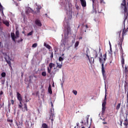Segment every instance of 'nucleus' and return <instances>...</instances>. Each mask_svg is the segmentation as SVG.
I'll return each mask as SVG.
<instances>
[{
	"label": "nucleus",
	"mask_w": 128,
	"mask_h": 128,
	"mask_svg": "<svg viewBox=\"0 0 128 128\" xmlns=\"http://www.w3.org/2000/svg\"><path fill=\"white\" fill-rule=\"evenodd\" d=\"M120 54H122V56H124V51L122 50V49H121L120 50Z\"/></svg>",
	"instance_id": "nucleus-42"
},
{
	"label": "nucleus",
	"mask_w": 128,
	"mask_h": 128,
	"mask_svg": "<svg viewBox=\"0 0 128 128\" xmlns=\"http://www.w3.org/2000/svg\"><path fill=\"white\" fill-rule=\"evenodd\" d=\"M2 94H4V92L2 91H0V96H2Z\"/></svg>",
	"instance_id": "nucleus-45"
},
{
	"label": "nucleus",
	"mask_w": 128,
	"mask_h": 128,
	"mask_svg": "<svg viewBox=\"0 0 128 128\" xmlns=\"http://www.w3.org/2000/svg\"><path fill=\"white\" fill-rule=\"evenodd\" d=\"M58 60L59 62H62L64 60V58H62V56H60L59 57Z\"/></svg>",
	"instance_id": "nucleus-30"
},
{
	"label": "nucleus",
	"mask_w": 128,
	"mask_h": 128,
	"mask_svg": "<svg viewBox=\"0 0 128 128\" xmlns=\"http://www.w3.org/2000/svg\"><path fill=\"white\" fill-rule=\"evenodd\" d=\"M22 40H24L22 38H20V40H18V42H22Z\"/></svg>",
	"instance_id": "nucleus-41"
},
{
	"label": "nucleus",
	"mask_w": 128,
	"mask_h": 128,
	"mask_svg": "<svg viewBox=\"0 0 128 128\" xmlns=\"http://www.w3.org/2000/svg\"><path fill=\"white\" fill-rule=\"evenodd\" d=\"M33 33H34V31L32 30V32H29V33L28 34V36H32Z\"/></svg>",
	"instance_id": "nucleus-38"
},
{
	"label": "nucleus",
	"mask_w": 128,
	"mask_h": 128,
	"mask_svg": "<svg viewBox=\"0 0 128 128\" xmlns=\"http://www.w3.org/2000/svg\"><path fill=\"white\" fill-rule=\"evenodd\" d=\"M81 3V4L83 8H86V0H80Z\"/></svg>",
	"instance_id": "nucleus-8"
},
{
	"label": "nucleus",
	"mask_w": 128,
	"mask_h": 128,
	"mask_svg": "<svg viewBox=\"0 0 128 128\" xmlns=\"http://www.w3.org/2000/svg\"><path fill=\"white\" fill-rule=\"evenodd\" d=\"M124 126H126V128H128V118H126L125 120H124Z\"/></svg>",
	"instance_id": "nucleus-20"
},
{
	"label": "nucleus",
	"mask_w": 128,
	"mask_h": 128,
	"mask_svg": "<svg viewBox=\"0 0 128 128\" xmlns=\"http://www.w3.org/2000/svg\"><path fill=\"white\" fill-rule=\"evenodd\" d=\"M6 72H2L1 74V76L2 78H6Z\"/></svg>",
	"instance_id": "nucleus-26"
},
{
	"label": "nucleus",
	"mask_w": 128,
	"mask_h": 128,
	"mask_svg": "<svg viewBox=\"0 0 128 128\" xmlns=\"http://www.w3.org/2000/svg\"><path fill=\"white\" fill-rule=\"evenodd\" d=\"M16 96L18 100L20 102V104H22V95L20 92H17Z\"/></svg>",
	"instance_id": "nucleus-6"
},
{
	"label": "nucleus",
	"mask_w": 128,
	"mask_h": 128,
	"mask_svg": "<svg viewBox=\"0 0 128 128\" xmlns=\"http://www.w3.org/2000/svg\"><path fill=\"white\" fill-rule=\"evenodd\" d=\"M120 104H121L120 103H118L116 106V110H120Z\"/></svg>",
	"instance_id": "nucleus-24"
},
{
	"label": "nucleus",
	"mask_w": 128,
	"mask_h": 128,
	"mask_svg": "<svg viewBox=\"0 0 128 128\" xmlns=\"http://www.w3.org/2000/svg\"><path fill=\"white\" fill-rule=\"evenodd\" d=\"M42 76H46V72H42Z\"/></svg>",
	"instance_id": "nucleus-27"
},
{
	"label": "nucleus",
	"mask_w": 128,
	"mask_h": 128,
	"mask_svg": "<svg viewBox=\"0 0 128 128\" xmlns=\"http://www.w3.org/2000/svg\"><path fill=\"white\" fill-rule=\"evenodd\" d=\"M11 104H12L14 105V100H11Z\"/></svg>",
	"instance_id": "nucleus-44"
},
{
	"label": "nucleus",
	"mask_w": 128,
	"mask_h": 128,
	"mask_svg": "<svg viewBox=\"0 0 128 128\" xmlns=\"http://www.w3.org/2000/svg\"><path fill=\"white\" fill-rule=\"evenodd\" d=\"M126 2L128 4V0H123L122 3L121 4L122 6H124V8L126 9V10H128V8H126Z\"/></svg>",
	"instance_id": "nucleus-5"
},
{
	"label": "nucleus",
	"mask_w": 128,
	"mask_h": 128,
	"mask_svg": "<svg viewBox=\"0 0 128 128\" xmlns=\"http://www.w3.org/2000/svg\"><path fill=\"white\" fill-rule=\"evenodd\" d=\"M1 46H2V42H0V48Z\"/></svg>",
	"instance_id": "nucleus-51"
},
{
	"label": "nucleus",
	"mask_w": 128,
	"mask_h": 128,
	"mask_svg": "<svg viewBox=\"0 0 128 128\" xmlns=\"http://www.w3.org/2000/svg\"><path fill=\"white\" fill-rule=\"evenodd\" d=\"M101 58H102V54H101Z\"/></svg>",
	"instance_id": "nucleus-58"
},
{
	"label": "nucleus",
	"mask_w": 128,
	"mask_h": 128,
	"mask_svg": "<svg viewBox=\"0 0 128 128\" xmlns=\"http://www.w3.org/2000/svg\"><path fill=\"white\" fill-rule=\"evenodd\" d=\"M124 10V20L123 22L124 29L122 32V38L124 40V36H126V32H128V11L125 8Z\"/></svg>",
	"instance_id": "nucleus-1"
},
{
	"label": "nucleus",
	"mask_w": 128,
	"mask_h": 128,
	"mask_svg": "<svg viewBox=\"0 0 128 128\" xmlns=\"http://www.w3.org/2000/svg\"><path fill=\"white\" fill-rule=\"evenodd\" d=\"M45 16H48V14H45Z\"/></svg>",
	"instance_id": "nucleus-53"
},
{
	"label": "nucleus",
	"mask_w": 128,
	"mask_h": 128,
	"mask_svg": "<svg viewBox=\"0 0 128 128\" xmlns=\"http://www.w3.org/2000/svg\"><path fill=\"white\" fill-rule=\"evenodd\" d=\"M103 124H108V122H104Z\"/></svg>",
	"instance_id": "nucleus-49"
},
{
	"label": "nucleus",
	"mask_w": 128,
	"mask_h": 128,
	"mask_svg": "<svg viewBox=\"0 0 128 128\" xmlns=\"http://www.w3.org/2000/svg\"><path fill=\"white\" fill-rule=\"evenodd\" d=\"M76 124H77V126H78V123H77Z\"/></svg>",
	"instance_id": "nucleus-57"
},
{
	"label": "nucleus",
	"mask_w": 128,
	"mask_h": 128,
	"mask_svg": "<svg viewBox=\"0 0 128 128\" xmlns=\"http://www.w3.org/2000/svg\"><path fill=\"white\" fill-rule=\"evenodd\" d=\"M30 80H31L30 79Z\"/></svg>",
	"instance_id": "nucleus-60"
},
{
	"label": "nucleus",
	"mask_w": 128,
	"mask_h": 128,
	"mask_svg": "<svg viewBox=\"0 0 128 128\" xmlns=\"http://www.w3.org/2000/svg\"><path fill=\"white\" fill-rule=\"evenodd\" d=\"M11 38L13 40V42H16V35L14 34V33H11Z\"/></svg>",
	"instance_id": "nucleus-11"
},
{
	"label": "nucleus",
	"mask_w": 128,
	"mask_h": 128,
	"mask_svg": "<svg viewBox=\"0 0 128 128\" xmlns=\"http://www.w3.org/2000/svg\"><path fill=\"white\" fill-rule=\"evenodd\" d=\"M104 58L102 59V58H99L100 62L102 64V72L103 76H106V70H104V64L106 62V53L103 55Z\"/></svg>",
	"instance_id": "nucleus-2"
},
{
	"label": "nucleus",
	"mask_w": 128,
	"mask_h": 128,
	"mask_svg": "<svg viewBox=\"0 0 128 128\" xmlns=\"http://www.w3.org/2000/svg\"><path fill=\"white\" fill-rule=\"evenodd\" d=\"M29 10H32V8H29Z\"/></svg>",
	"instance_id": "nucleus-55"
},
{
	"label": "nucleus",
	"mask_w": 128,
	"mask_h": 128,
	"mask_svg": "<svg viewBox=\"0 0 128 128\" xmlns=\"http://www.w3.org/2000/svg\"><path fill=\"white\" fill-rule=\"evenodd\" d=\"M50 104L52 108L50 109V116L49 120H51L53 124L56 116H54V104H52V102H50Z\"/></svg>",
	"instance_id": "nucleus-3"
},
{
	"label": "nucleus",
	"mask_w": 128,
	"mask_h": 128,
	"mask_svg": "<svg viewBox=\"0 0 128 128\" xmlns=\"http://www.w3.org/2000/svg\"><path fill=\"white\" fill-rule=\"evenodd\" d=\"M82 37H80V38H79V40H82Z\"/></svg>",
	"instance_id": "nucleus-52"
},
{
	"label": "nucleus",
	"mask_w": 128,
	"mask_h": 128,
	"mask_svg": "<svg viewBox=\"0 0 128 128\" xmlns=\"http://www.w3.org/2000/svg\"><path fill=\"white\" fill-rule=\"evenodd\" d=\"M35 24L36 25L38 26H42V22H40V20L37 19L35 20Z\"/></svg>",
	"instance_id": "nucleus-7"
},
{
	"label": "nucleus",
	"mask_w": 128,
	"mask_h": 128,
	"mask_svg": "<svg viewBox=\"0 0 128 128\" xmlns=\"http://www.w3.org/2000/svg\"><path fill=\"white\" fill-rule=\"evenodd\" d=\"M22 112H28V105L26 104H24V108H22Z\"/></svg>",
	"instance_id": "nucleus-12"
},
{
	"label": "nucleus",
	"mask_w": 128,
	"mask_h": 128,
	"mask_svg": "<svg viewBox=\"0 0 128 128\" xmlns=\"http://www.w3.org/2000/svg\"><path fill=\"white\" fill-rule=\"evenodd\" d=\"M120 122V126H122V121L121 120Z\"/></svg>",
	"instance_id": "nucleus-48"
},
{
	"label": "nucleus",
	"mask_w": 128,
	"mask_h": 128,
	"mask_svg": "<svg viewBox=\"0 0 128 128\" xmlns=\"http://www.w3.org/2000/svg\"><path fill=\"white\" fill-rule=\"evenodd\" d=\"M53 58H54V52H52L51 56H50V58H51V60H52Z\"/></svg>",
	"instance_id": "nucleus-34"
},
{
	"label": "nucleus",
	"mask_w": 128,
	"mask_h": 128,
	"mask_svg": "<svg viewBox=\"0 0 128 128\" xmlns=\"http://www.w3.org/2000/svg\"><path fill=\"white\" fill-rule=\"evenodd\" d=\"M20 37V32L18 30H16V38H18Z\"/></svg>",
	"instance_id": "nucleus-19"
},
{
	"label": "nucleus",
	"mask_w": 128,
	"mask_h": 128,
	"mask_svg": "<svg viewBox=\"0 0 128 128\" xmlns=\"http://www.w3.org/2000/svg\"><path fill=\"white\" fill-rule=\"evenodd\" d=\"M41 128H50L48 126L46 123H43L42 125Z\"/></svg>",
	"instance_id": "nucleus-17"
},
{
	"label": "nucleus",
	"mask_w": 128,
	"mask_h": 128,
	"mask_svg": "<svg viewBox=\"0 0 128 128\" xmlns=\"http://www.w3.org/2000/svg\"><path fill=\"white\" fill-rule=\"evenodd\" d=\"M128 112H127L126 114H128Z\"/></svg>",
	"instance_id": "nucleus-64"
},
{
	"label": "nucleus",
	"mask_w": 128,
	"mask_h": 128,
	"mask_svg": "<svg viewBox=\"0 0 128 128\" xmlns=\"http://www.w3.org/2000/svg\"><path fill=\"white\" fill-rule=\"evenodd\" d=\"M106 95H105L104 100V102H102V106H106Z\"/></svg>",
	"instance_id": "nucleus-18"
},
{
	"label": "nucleus",
	"mask_w": 128,
	"mask_h": 128,
	"mask_svg": "<svg viewBox=\"0 0 128 128\" xmlns=\"http://www.w3.org/2000/svg\"><path fill=\"white\" fill-rule=\"evenodd\" d=\"M102 112H106V106H102Z\"/></svg>",
	"instance_id": "nucleus-33"
},
{
	"label": "nucleus",
	"mask_w": 128,
	"mask_h": 128,
	"mask_svg": "<svg viewBox=\"0 0 128 128\" xmlns=\"http://www.w3.org/2000/svg\"><path fill=\"white\" fill-rule=\"evenodd\" d=\"M49 67L50 68H52L54 67V64L53 63H50L49 64Z\"/></svg>",
	"instance_id": "nucleus-22"
},
{
	"label": "nucleus",
	"mask_w": 128,
	"mask_h": 128,
	"mask_svg": "<svg viewBox=\"0 0 128 128\" xmlns=\"http://www.w3.org/2000/svg\"><path fill=\"white\" fill-rule=\"evenodd\" d=\"M25 99H26V102H28L29 101L28 100V99H26V96H25Z\"/></svg>",
	"instance_id": "nucleus-47"
},
{
	"label": "nucleus",
	"mask_w": 128,
	"mask_h": 128,
	"mask_svg": "<svg viewBox=\"0 0 128 128\" xmlns=\"http://www.w3.org/2000/svg\"><path fill=\"white\" fill-rule=\"evenodd\" d=\"M2 82V84H4V82H6V80H1Z\"/></svg>",
	"instance_id": "nucleus-40"
},
{
	"label": "nucleus",
	"mask_w": 128,
	"mask_h": 128,
	"mask_svg": "<svg viewBox=\"0 0 128 128\" xmlns=\"http://www.w3.org/2000/svg\"><path fill=\"white\" fill-rule=\"evenodd\" d=\"M52 72V68H50H50H48V74H50V72Z\"/></svg>",
	"instance_id": "nucleus-32"
},
{
	"label": "nucleus",
	"mask_w": 128,
	"mask_h": 128,
	"mask_svg": "<svg viewBox=\"0 0 128 128\" xmlns=\"http://www.w3.org/2000/svg\"><path fill=\"white\" fill-rule=\"evenodd\" d=\"M2 22V18L0 16V26H1Z\"/></svg>",
	"instance_id": "nucleus-43"
},
{
	"label": "nucleus",
	"mask_w": 128,
	"mask_h": 128,
	"mask_svg": "<svg viewBox=\"0 0 128 128\" xmlns=\"http://www.w3.org/2000/svg\"><path fill=\"white\" fill-rule=\"evenodd\" d=\"M2 23L6 24V26H10V22H8V21L3 20Z\"/></svg>",
	"instance_id": "nucleus-13"
},
{
	"label": "nucleus",
	"mask_w": 128,
	"mask_h": 128,
	"mask_svg": "<svg viewBox=\"0 0 128 128\" xmlns=\"http://www.w3.org/2000/svg\"><path fill=\"white\" fill-rule=\"evenodd\" d=\"M44 46H46V48H48V50H50V48H52V46H50L48 44H46V42L44 43Z\"/></svg>",
	"instance_id": "nucleus-16"
},
{
	"label": "nucleus",
	"mask_w": 128,
	"mask_h": 128,
	"mask_svg": "<svg viewBox=\"0 0 128 128\" xmlns=\"http://www.w3.org/2000/svg\"><path fill=\"white\" fill-rule=\"evenodd\" d=\"M82 128H86L84 126H82Z\"/></svg>",
	"instance_id": "nucleus-56"
},
{
	"label": "nucleus",
	"mask_w": 128,
	"mask_h": 128,
	"mask_svg": "<svg viewBox=\"0 0 128 128\" xmlns=\"http://www.w3.org/2000/svg\"><path fill=\"white\" fill-rule=\"evenodd\" d=\"M98 54L97 52H96L94 54V58H98Z\"/></svg>",
	"instance_id": "nucleus-35"
},
{
	"label": "nucleus",
	"mask_w": 128,
	"mask_h": 128,
	"mask_svg": "<svg viewBox=\"0 0 128 128\" xmlns=\"http://www.w3.org/2000/svg\"><path fill=\"white\" fill-rule=\"evenodd\" d=\"M121 64L122 68L124 66V56H121Z\"/></svg>",
	"instance_id": "nucleus-10"
},
{
	"label": "nucleus",
	"mask_w": 128,
	"mask_h": 128,
	"mask_svg": "<svg viewBox=\"0 0 128 128\" xmlns=\"http://www.w3.org/2000/svg\"><path fill=\"white\" fill-rule=\"evenodd\" d=\"M38 12H40V10H38Z\"/></svg>",
	"instance_id": "nucleus-63"
},
{
	"label": "nucleus",
	"mask_w": 128,
	"mask_h": 128,
	"mask_svg": "<svg viewBox=\"0 0 128 128\" xmlns=\"http://www.w3.org/2000/svg\"><path fill=\"white\" fill-rule=\"evenodd\" d=\"M62 64H58V63H57V68H62Z\"/></svg>",
	"instance_id": "nucleus-28"
},
{
	"label": "nucleus",
	"mask_w": 128,
	"mask_h": 128,
	"mask_svg": "<svg viewBox=\"0 0 128 128\" xmlns=\"http://www.w3.org/2000/svg\"><path fill=\"white\" fill-rule=\"evenodd\" d=\"M92 2L94 4V0H92Z\"/></svg>",
	"instance_id": "nucleus-54"
},
{
	"label": "nucleus",
	"mask_w": 128,
	"mask_h": 128,
	"mask_svg": "<svg viewBox=\"0 0 128 128\" xmlns=\"http://www.w3.org/2000/svg\"><path fill=\"white\" fill-rule=\"evenodd\" d=\"M122 34V30L120 31H119L118 33H117V34H118L119 38H120V34Z\"/></svg>",
	"instance_id": "nucleus-36"
},
{
	"label": "nucleus",
	"mask_w": 128,
	"mask_h": 128,
	"mask_svg": "<svg viewBox=\"0 0 128 128\" xmlns=\"http://www.w3.org/2000/svg\"><path fill=\"white\" fill-rule=\"evenodd\" d=\"M88 60L91 64H94V58L92 57L90 58H89V59Z\"/></svg>",
	"instance_id": "nucleus-15"
},
{
	"label": "nucleus",
	"mask_w": 128,
	"mask_h": 128,
	"mask_svg": "<svg viewBox=\"0 0 128 128\" xmlns=\"http://www.w3.org/2000/svg\"><path fill=\"white\" fill-rule=\"evenodd\" d=\"M74 128H76V126H75Z\"/></svg>",
	"instance_id": "nucleus-59"
},
{
	"label": "nucleus",
	"mask_w": 128,
	"mask_h": 128,
	"mask_svg": "<svg viewBox=\"0 0 128 128\" xmlns=\"http://www.w3.org/2000/svg\"><path fill=\"white\" fill-rule=\"evenodd\" d=\"M18 108H22V102H21V104H20L18 105Z\"/></svg>",
	"instance_id": "nucleus-39"
},
{
	"label": "nucleus",
	"mask_w": 128,
	"mask_h": 128,
	"mask_svg": "<svg viewBox=\"0 0 128 128\" xmlns=\"http://www.w3.org/2000/svg\"><path fill=\"white\" fill-rule=\"evenodd\" d=\"M8 59L5 58V60L6 62H7V64H8L9 66H10L11 68H12V62H10V60H12V59L10 58V56H8Z\"/></svg>",
	"instance_id": "nucleus-4"
},
{
	"label": "nucleus",
	"mask_w": 128,
	"mask_h": 128,
	"mask_svg": "<svg viewBox=\"0 0 128 128\" xmlns=\"http://www.w3.org/2000/svg\"><path fill=\"white\" fill-rule=\"evenodd\" d=\"M0 12H2V14H4V7L2 4L0 5Z\"/></svg>",
	"instance_id": "nucleus-23"
},
{
	"label": "nucleus",
	"mask_w": 128,
	"mask_h": 128,
	"mask_svg": "<svg viewBox=\"0 0 128 128\" xmlns=\"http://www.w3.org/2000/svg\"><path fill=\"white\" fill-rule=\"evenodd\" d=\"M86 56L88 58V60L90 59V56H88V54H86Z\"/></svg>",
	"instance_id": "nucleus-46"
},
{
	"label": "nucleus",
	"mask_w": 128,
	"mask_h": 128,
	"mask_svg": "<svg viewBox=\"0 0 128 128\" xmlns=\"http://www.w3.org/2000/svg\"><path fill=\"white\" fill-rule=\"evenodd\" d=\"M127 86H128V84H126V82H125V84H124V86L125 94H126Z\"/></svg>",
	"instance_id": "nucleus-21"
},
{
	"label": "nucleus",
	"mask_w": 128,
	"mask_h": 128,
	"mask_svg": "<svg viewBox=\"0 0 128 128\" xmlns=\"http://www.w3.org/2000/svg\"><path fill=\"white\" fill-rule=\"evenodd\" d=\"M122 42H124V39H122V38H121L119 42L118 43V46L120 47V50H122Z\"/></svg>",
	"instance_id": "nucleus-9"
},
{
	"label": "nucleus",
	"mask_w": 128,
	"mask_h": 128,
	"mask_svg": "<svg viewBox=\"0 0 128 128\" xmlns=\"http://www.w3.org/2000/svg\"><path fill=\"white\" fill-rule=\"evenodd\" d=\"M78 44H80V42L76 41L74 44V48H78Z\"/></svg>",
	"instance_id": "nucleus-25"
},
{
	"label": "nucleus",
	"mask_w": 128,
	"mask_h": 128,
	"mask_svg": "<svg viewBox=\"0 0 128 128\" xmlns=\"http://www.w3.org/2000/svg\"><path fill=\"white\" fill-rule=\"evenodd\" d=\"M86 28H88V25L86 24Z\"/></svg>",
	"instance_id": "nucleus-50"
},
{
	"label": "nucleus",
	"mask_w": 128,
	"mask_h": 128,
	"mask_svg": "<svg viewBox=\"0 0 128 128\" xmlns=\"http://www.w3.org/2000/svg\"><path fill=\"white\" fill-rule=\"evenodd\" d=\"M82 124H84V122H82Z\"/></svg>",
	"instance_id": "nucleus-61"
},
{
	"label": "nucleus",
	"mask_w": 128,
	"mask_h": 128,
	"mask_svg": "<svg viewBox=\"0 0 128 128\" xmlns=\"http://www.w3.org/2000/svg\"><path fill=\"white\" fill-rule=\"evenodd\" d=\"M72 92L73 94H75V96H76L78 94V92L76 90H73Z\"/></svg>",
	"instance_id": "nucleus-31"
},
{
	"label": "nucleus",
	"mask_w": 128,
	"mask_h": 128,
	"mask_svg": "<svg viewBox=\"0 0 128 128\" xmlns=\"http://www.w3.org/2000/svg\"><path fill=\"white\" fill-rule=\"evenodd\" d=\"M38 46V44L34 43L32 45V48H36Z\"/></svg>",
	"instance_id": "nucleus-29"
},
{
	"label": "nucleus",
	"mask_w": 128,
	"mask_h": 128,
	"mask_svg": "<svg viewBox=\"0 0 128 128\" xmlns=\"http://www.w3.org/2000/svg\"><path fill=\"white\" fill-rule=\"evenodd\" d=\"M48 92L50 94H52V86L50 84L49 85L48 88Z\"/></svg>",
	"instance_id": "nucleus-14"
},
{
	"label": "nucleus",
	"mask_w": 128,
	"mask_h": 128,
	"mask_svg": "<svg viewBox=\"0 0 128 128\" xmlns=\"http://www.w3.org/2000/svg\"><path fill=\"white\" fill-rule=\"evenodd\" d=\"M7 122H12L13 120H10L9 118H8L7 119Z\"/></svg>",
	"instance_id": "nucleus-37"
},
{
	"label": "nucleus",
	"mask_w": 128,
	"mask_h": 128,
	"mask_svg": "<svg viewBox=\"0 0 128 128\" xmlns=\"http://www.w3.org/2000/svg\"><path fill=\"white\" fill-rule=\"evenodd\" d=\"M2 5V4L0 3V6Z\"/></svg>",
	"instance_id": "nucleus-62"
}]
</instances>
